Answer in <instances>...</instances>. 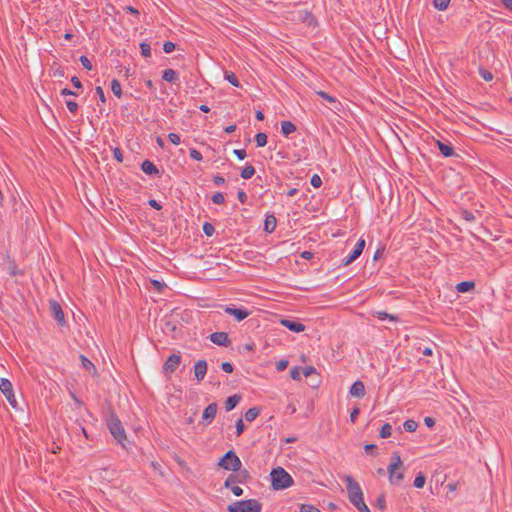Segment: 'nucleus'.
Listing matches in <instances>:
<instances>
[{
    "label": "nucleus",
    "instance_id": "obj_1",
    "mask_svg": "<svg viewBox=\"0 0 512 512\" xmlns=\"http://www.w3.org/2000/svg\"><path fill=\"white\" fill-rule=\"evenodd\" d=\"M270 476L271 486L274 490H283L294 484L291 475L282 467L273 468Z\"/></svg>",
    "mask_w": 512,
    "mask_h": 512
},
{
    "label": "nucleus",
    "instance_id": "obj_2",
    "mask_svg": "<svg viewBox=\"0 0 512 512\" xmlns=\"http://www.w3.org/2000/svg\"><path fill=\"white\" fill-rule=\"evenodd\" d=\"M107 426H108L110 433L114 437V439L123 448H127V446H126L127 437H126L125 429H124L120 419L118 418V416L114 413V411H111L110 416L107 419Z\"/></svg>",
    "mask_w": 512,
    "mask_h": 512
},
{
    "label": "nucleus",
    "instance_id": "obj_3",
    "mask_svg": "<svg viewBox=\"0 0 512 512\" xmlns=\"http://www.w3.org/2000/svg\"><path fill=\"white\" fill-rule=\"evenodd\" d=\"M228 512H261L262 505L257 499L236 501L227 506Z\"/></svg>",
    "mask_w": 512,
    "mask_h": 512
},
{
    "label": "nucleus",
    "instance_id": "obj_4",
    "mask_svg": "<svg viewBox=\"0 0 512 512\" xmlns=\"http://www.w3.org/2000/svg\"><path fill=\"white\" fill-rule=\"evenodd\" d=\"M346 482V489L348 492L349 501L355 506L363 500V492L357 481L352 476L344 478Z\"/></svg>",
    "mask_w": 512,
    "mask_h": 512
},
{
    "label": "nucleus",
    "instance_id": "obj_5",
    "mask_svg": "<svg viewBox=\"0 0 512 512\" xmlns=\"http://www.w3.org/2000/svg\"><path fill=\"white\" fill-rule=\"evenodd\" d=\"M218 465L225 470H230L234 472L239 471L242 463L239 457L236 455V453L233 450H229L220 459Z\"/></svg>",
    "mask_w": 512,
    "mask_h": 512
},
{
    "label": "nucleus",
    "instance_id": "obj_6",
    "mask_svg": "<svg viewBox=\"0 0 512 512\" xmlns=\"http://www.w3.org/2000/svg\"><path fill=\"white\" fill-rule=\"evenodd\" d=\"M50 315L57 322L59 326L66 324L65 316L61 305L56 300L49 301Z\"/></svg>",
    "mask_w": 512,
    "mask_h": 512
},
{
    "label": "nucleus",
    "instance_id": "obj_7",
    "mask_svg": "<svg viewBox=\"0 0 512 512\" xmlns=\"http://www.w3.org/2000/svg\"><path fill=\"white\" fill-rule=\"evenodd\" d=\"M365 248V240L360 238L356 245L354 246V249L352 252L343 260L344 266H347L354 262L363 252Z\"/></svg>",
    "mask_w": 512,
    "mask_h": 512
},
{
    "label": "nucleus",
    "instance_id": "obj_8",
    "mask_svg": "<svg viewBox=\"0 0 512 512\" xmlns=\"http://www.w3.org/2000/svg\"><path fill=\"white\" fill-rule=\"evenodd\" d=\"M181 363V354L174 353L170 355L163 365V371L165 373H173Z\"/></svg>",
    "mask_w": 512,
    "mask_h": 512
},
{
    "label": "nucleus",
    "instance_id": "obj_9",
    "mask_svg": "<svg viewBox=\"0 0 512 512\" xmlns=\"http://www.w3.org/2000/svg\"><path fill=\"white\" fill-rule=\"evenodd\" d=\"M224 311L226 314L233 316L238 322L246 319L251 313L244 307L237 308L234 306H226Z\"/></svg>",
    "mask_w": 512,
    "mask_h": 512
},
{
    "label": "nucleus",
    "instance_id": "obj_10",
    "mask_svg": "<svg viewBox=\"0 0 512 512\" xmlns=\"http://www.w3.org/2000/svg\"><path fill=\"white\" fill-rule=\"evenodd\" d=\"M402 466L401 457L397 453H393L391 456V463L387 468V472L389 474V480L392 484H394L395 473Z\"/></svg>",
    "mask_w": 512,
    "mask_h": 512
},
{
    "label": "nucleus",
    "instance_id": "obj_11",
    "mask_svg": "<svg viewBox=\"0 0 512 512\" xmlns=\"http://www.w3.org/2000/svg\"><path fill=\"white\" fill-rule=\"evenodd\" d=\"M209 339L218 346L228 347L231 344V340L226 332H214L210 334Z\"/></svg>",
    "mask_w": 512,
    "mask_h": 512
},
{
    "label": "nucleus",
    "instance_id": "obj_12",
    "mask_svg": "<svg viewBox=\"0 0 512 512\" xmlns=\"http://www.w3.org/2000/svg\"><path fill=\"white\" fill-rule=\"evenodd\" d=\"M217 408V404L213 402L204 409L202 420L206 425H209L214 420L217 413Z\"/></svg>",
    "mask_w": 512,
    "mask_h": 512
},
{
    "label": "nucleus",
    "instance_id": "obj_13",
    "mask_svg": "<svg viewBox=\"0 0 512 512\" xmlns=\"http://www.w3.org/2000/svg\"><path fill=\"white\" fill-rule=\"evenodd\" d=\"M6 261H7V271L11 277L24 275V271L22 269L18 268L15 260L13 258H11L9 255L6 256Z\"/></svg>",
    "mask_w": 512,
    "mask_h": 512
},
{
    "label": "nucleus",
    "instance_id": "obj_14",
    "mask_svg": "<svg viewBox=\"0 0 512 512\" xmlns=\"http://www.w3.org/2000/svg\"><path fill=\"white\" fill-rule=\"evenodd\" d=\"M349 393H350V395L357 397V398L364 397L366 394L364 383L360 380L355 381L351 385Z\"/></svg>",
    "mask_w": 512,
    "mask_h": 512
},
{
    "label": "nucleus",
    "instance_id": "obj_15",
    "mask_svg": "<svg viewBox=\"0 0 512 512\" xmlns=\"http://www.w3.org/2000/svg\"><path fill=\"white\" fill-rule=\"evenodd\" d=\"M207 373V362L198 360L194 366V374L198 381H202Z\"/></svg>",
    "mask_w": 512,
    "mask_h": 512
},
{
    "label": "nucleus",
    "instance_id": "obj_16",
    "mask_svg": "<svg viewBox=\"0 0 512 512\" xmlns=\"http://www.w3.org/2000/svg\"><path fill=\"white\" fill-rule=\"evenodd\" d=\"M281 324L292 332L299 333L305 330V325L298 321L282 319Z\"/></svg>",
    "mask_w": 512,
    "mask_h": 512
},
{
    "label": "nucleus",
    "instance_id": "obj_17",
    "mask_svg": "<svg viewBox=\"0 0 512 512\" xmlns=\"http://www.w3.org/2000/svg\"><path fill=\"white\" fill-rule=\"evenodd\" d=\"M142 171L147 175L159 176L160 171L156 165L150 160H144L141 164Z\"/></svg>",
    "mask_w": 512,
    "mask_h": 512
},
{
    "label": "nucleus",
    "instance_id": "obj_18",
    "mask_svg": "<svg viewBox=\"0 0 512 512\" xmlns=\"http://www.w3.org/2000/svg\"><path fill=\"white\" fill-rule=\"evenodd\" d=\"M436 145L440 151V153L444 156V157H452L455 155V151H454V148L452 147V145L448 144V143H444L440 140H437L436 141Z\"/></svg>",
    "mask_w": 512,
    "mask_h": 512
},
{
    "label": "nucleus",
    "instance_id": "obj_19",
    "mask_svg": "<svg viewBox=\"0 0 512 512\" xmlns=\"http://www.w3.org/2000/svg\"><path fill=\"white\" fill-rule=\"evenodd\" d=\"M277 225V220L274 215H267L264 221V231L267 233L274 232Z\"/></svg>",
    "mask_w": 512,
    "mask_h": 512
},
{
    "label": "nucleus",
    "instance_id": "obj_20",
    "mask_svg": "<svg viewBox=\"0 0 512 512\" xmlns=\"http://www.w3.org/2000/svg\"><path fill=\"white\" fill-rule=\"evenodd\" d=\"M241 401V396L238 394H234L232 396H229L225 401V409L226 411L233 410Z\"/></svg>",
    "mask_w": 512,
    "mask_h": 512
},
{
    "label": "nucleus",
    "instance_id": "obj_21",
    "mask_svg": "<svg viewBox=\"0 0 512 512\" xmlns=\"http://www.w3.org/2000/svg\"><path fill=\"white\" fill-rule=\"evenodd\" d=\"M162 79L170 83H176L179 80V77L175 70L168 68L163 71Z\"/></svg>",
    "mask_w": 512,
    "mask_h": 512
},
{
    "label": "nucleus",
    "instance_id": "obj_22",
    "mask_svg": "<svg viewBox=\"0 0 512 512\" xmlns=\"http://www.w3.org/2000/svg\"><path fill=\"white\" fill-rule=\"evenodd\" d=\"M475 288V283L473 281H462L456 285V290L459 293H467L472 291Z\"/></svg>",
    "mask_w": 512,
    "mask_h": 512
},
{
    "label": "nucleus",
    "instance_id": "obj_23",
    "mask_svg": "<svg viewBox=\"0 0 512 512\" xmlns=\"http://www.w3.org/2000/svg\"><path fill=\"white\" fill-rule=\"evenodd\" d=\"M296 131V125L291 121H282L281 122V133L284 136H289L291 133Z\"/></svg>",
    "mask_w": 512,
    "mask_h": 512
},
{
    "label": "nucleus",
    "instance_id": "obj_24",
    "mask_svg": "<svg viewBox=\"0 0 512 512\" xmlns=\"http://www.w3.org/2000/svg\"><path fill=\"white\" fill-rule=\"evenodd\" d=\"M0 391L3 393L4 396L10 394L13 391L12 383L6 378H1Z\"/></svg>",
    "mask_w": 512,
    "mask_h": 512
},
{
    "label": "nucleus",
    "instance_id": "obj_25",
    "mask_svg": "<svg viewBox=\"0 0 512 512\" xmlns=\"http://www.w3.org/2000/svg\"><path fill=\"white\" fill-rule=\"evenodd\" d=\"M259 414L260 409L257 407H252L245 412V419L248 422H252L258 417Z\"/></svg>",
    "mask_w": 512,
    "mask_h": 512
},
{
    "label": "nucleus",
    "instance_id": "obj_26",
    "mask_svg": "<svg viewBox=\"0 0 512 512\" xmlns=\"http://www.w3.org/2000/svg\"><path fill=\"white\" fill-rule=\"evenodd\" d=\"M237 474L235 475L237 483H245L248 479H250L249 471L246 469H239V471H236Z\"/></svg>",
    "mask_w": 512,
    "mask_h": 512
},
{
    "label": "nucleus",
    "instance_id": "obj_27",
    "mask_svg": "<svg viewBox=\"0 0 512 512\" xmlns=\"http://www.w3.org/2000/svg\"><path fill=\"white\" fill-rule=\"evenodd\" d=\"M80 359L82 362V366L85 370H87L90 373L96 372V368H95L94 364L87 357H85L84 355H81Z\"/></svg>",
    "mask_w": 512,
    "mask_h": 512
},
{
    "label": "nucleus",
    "instance_id": "obj_28",
    "mask_svg": "<svg viewBox=\"0 0 512 512\" xmlns=\"http://www.w3.org/2000/svg\"><path fill=\"white\" fill-rule=\"evenodd\" d=\"M255 172V168L251 164H248L241 170L240 175L243 179H250L255 174Z\"/></svg>",
    "mask_w": 512,
    "mask_h": 512
},
{
    "label": "nucleus",
    "instance_id": "obj_29",
    "mask_svg": "<svg viewBox=\"0 0 512 512\" xmlns=\"http://www.w3.org/2000/svg\"><path fill=\"white\" fill-rule=\"evenodd\" d=\"M224 76H225V79L234 87L240 86V82H239L237 76L232 71H225Z\"/></svg>",
    "mask_w": 512,
    "mask_h": 512
},
{
    "label": "nucleus",
    "instance_id": "obj_30",
    "mask_svg": "<svg viewBox=\"0 0 512 512\" xmlns=\"http://www.w3.org/2000/svg\"><path fill=\"white\" fill-rule=\"evenodd\" d=\"M111 90L116 97L120 98L122 96L121 84L117 79L111 81Z\"/></svg>",
    "mask_w": 512,
    "mask_h": 512
},
{
    "label": "nucleus",
    "instance_id": "obj_31",
    "mask_svg": "<svg viewBox=\"0 0 512 512\" xmlns=\"http://www.w3.org/2000/svg\"><path fill=\"white\" fill-rule=\"evenodd\" d=\"M418 427V423L412 419L406 420L403 423V428L406 432H414Z\"/></svg>",
    "mask_w": 512,
    "mask_h": 512
},
{
    "label": "nucleus",
    "instance_id": "obj_32",
    "mask_svg": "<svg viewBox=\"0 0 512 512\" xmlns=\"http://www.w3.org/2000/svg\"><path fill=\"white\" fill-rule=\"evenodd\" d=\"M391 433H392V426L389 424V423H385L381 429H380V432H379V436L381 438H388L391 436Z\"/></svg>",
    "mask_w": 512,
    "mask_h": 512
},
{
    "label": "nucleus",
    "instance_id": "obj_33",
    "mask_svg": "<svg viewBox=\"0 0 512 512\" xmlns=\"http://www.w3.org/2000/svg\"><path fill=\"white\" fill-rule=\"evenodd\" d=\"M267 135L263 132H259L255 135V141L258 147H264L267 144Z\"/></svg>",
    "mask_w": 512,
    "mask_h": 512
},
{
    "label": "nucleus",
    "instance_id": "obj_34",
    "mask_svg": "<svg viewBox=\"0 0 512 512\" xmlns=\"http://www.w3.org/2000/svg\"><path fill=\"white\" fill-rule=\"evenodd\" d=\"M139 46H140L141 55L143 57L148 58L151 56V47H150L149 43L141 42Z\"/></svg>",
    "mask_w": 512,
    "mask_h": 512
},
{
    "label": "nucleus",
    "instance_id": "obj_35",
    "mask_svg": "<svg viewBox=\"0 0 512 512\" xmlns=\"http://www.w3.org/2000/svg\"><path fill=\"white\" fill-rule=\"evenodd\" d=\"M450 0H433V5L436 9L444 11L448 8Z\"/></svg>",
    "mask_w": 512,
    "mask_h": 512
},
{
    "label": "nucleus",
    "instance_id": "obj_36",
    "mask_svg": "<svg viewBox=\"0 0 512 512\" xmlns=\"http://www.w3.org/2000/svg\"><path fill=\"white\" fill-rule=\"evenodd\" d=\"M426 477L423 473H419L414 479V486L416 488H423L425 485Z\"/></svg>",
    "mask_w": 512,
    "mask_h": 512
},
{
    "label": "nucleus",
    "instance_id": "obj_37",
    "mask_svg": "<svg viewBox=\"0 0 512 512\" xmlns=\"http://www.w3.org/2000/svg\"><path fill=\"white\" fill-rule=\"evenodd\" d=\"M375 507L379 508L382 511L386 509V499L384 494H381L377 497Z\"/></svg>",
    "mask_w": 512,
    "mask_h": 512
},
{
    "label": "nucleus",
    "instance_id": "obj_38",
    "mask_svg": "<svg viewBox=\"0 0 512 512\" xmlns=\"http://www.w3.org/2000/svg\"><path fill=\"white\" fill-rule=\"evenodd\" d=\"M300 512H321L319 508L311 504H301Z\"/></svg>",
    "mask_w": 512,
    "mask_h": 512
},
{
    "label": "nucleus",
    "instance_id": "obj_39",
    "mask_svg": "<svg viewBox=\"0 0 512 512\" xmlns=\"http://www.w3.org/2000/svg\"><path fill=\"white\" fill-rule=\"evenodd\" d=\"M211 199L214 204L218 205H221L225 202V197L222 192H216L215 194L212 195Z\"/></svg>",
    "mask_w": 512,
    "mask_h": 512
},
{
    "label": "nucleus",
    "instance_id": "obj_40",
    "mask_svg": "<svg viewBox=\"0 0 512 512\" xmlns=\"http://www.w3.org/2000/svg\"><path fill=\"white\" fill-rule=\"evenodd\" d=\"M479 75H480V76H481L485 81H491V80L493 79V74H492L490 71H488V70H486V69H484V68H482V67H480V68H479Z\"/></svg>",
    "mask_w": 512,
    "mask_h": 512
},
{
    "label": "nucleus",
    "instance_id": "obj_41",
    "mask_svg": "<svg viewBox=\"0 0 512 512\" xmlns=\"http://www.w3.org/2000/svg\"><path fill=\"white\" fill-rule=\"evenodd\" d=\"M203 232L207 235V236H212L213 233L215 232V228L214 226L209 223V222H205L203 224Z\"/></svg>",
    "mask_w": 512,
    "mask_h": 512
},
{
    "label": "nucleus",
    "instance_id": "obj_42",
    "mask_svg": "<svg viewBox=\"0 0 512 512\" xmlns=\"http://www.w3.org/2000/svg\"><path fill=\"white\" fill-rule=\"evenodd\" d=\"M234 483H237L236 477L234 474H230L224 482V487L231 489V487L235 486Z\"/></svg>",
    "mask_w": 512,
    "mask_h": 512
},
{
    "label": "nucleus",
    "instance_id": "obj_43",
    "mask_svg": "<svg viewBox=\"0 0 512 512\" xmlns=\"http://www.w3.org/2000/svg\"><path fill=\"white\" fill-rule=\"evenodd\" d=\"M310 183L313 187L319 188L322 185V179L318 174H314L310 179Z\"/></svg>",
    "mask_w": 512,
    "mask_h": 512
},
{
    "label": "nucleus",
    "instance_id": "obj_44",
    "mask_svg": "<svg viewBox=\"0 0 512 512\" xmlns=\"http://www.w3.org/2000/svg\"><path fill=\"white\" fill-rule=\"evenodd\" d=\"M461 216H462V218H463L464 220H466V221H468V222H474V221H475V219H476V218H475V215H474L472 212L468 211V210H463V211L461 212Z\"/></svg>",
    "mask_w": 512,
    "mask_h": 512
},
{
    "label": "nucleus",
    "instance_id": "obj_45",
    "mask_svg": "<svg viewBox=\"0 0 512 512\" xmlns=\"http://www.w3.org/2000/svg\"><path fill=\"white\" fill-rule=\"evenodd\" d=\"M176 48V45L171 41H166L163 44V51L167 54L173 52Z\"/></svg>",
    "mask_w": 512,
    "mask_h": 512
},
{
    "label": "nucleus",
    "instance_id": "obj_46",
    "mask_svg": "<svg viewBox=\"0 0 512 512\" xmlns=\"http://www.w3.org/2000/svg\"><path fill=\"white\" fill-rule=\"evenodd\" d=\"M151 284H152V286L155 288V290L157 292H162L165 289V287H166V284L164 282L159 281V280H152Z\"/></svg>",
    "mask_w": 512,
    "mask_h": 512
},
{
    "label": "nucleus",
    "instance_id": "obj_47",
    "mask_svg": "<svg viewBox=\"0 0 512 512\" xmlns=\"http://www.w3.org/2000/svg\"><path fill=\"white\" fill-rule=\"evenodd\" d=\"M317 95H319L321 98H323L324 100H326L330 103H335L337 101L335 97L329 95L328 93H326L324 91H318Z\"/></svg>",
    "mask_w": 512,
    "mask_h": 512
},
{
    "label": "nucleus",
    "instance_id": "obj_48",
    "mask_svg": "<svg viewBox=\"0 0 512 512\" xmlns=\"http://www.w3.org/2000/svg\"><path fill=\"white\" fill-rule=\"evenodd\" d=\"M168 139L174 145H178L181 142L180 135L177 133H173V132L168 134Z\"/></svg>",
    "mask_w": 512,
    "mask_h": 512
},
{
    "label": "nucleus",
    "instance_id": "obj_49",
    "mask_svg": "<svg viewBox=\"0 0 512 512\" xmlns=\"http://www.w3.org/2000/svg\"><path fill=\"white\" fill-rule=\"evenodd\" d=\"M290 376L293 380H300L301 378V371H300V368L299 367H293L291 370H290Z\"/></svg>",
    "mask_w": 512,
    "mask_h": 512
},
{
    "label": "nucleus",
    "instance_id": "obj_50",
    "mask_svg": "<svg viewBox=\"0 0 512 512\" xmlns=\"http://www.w3.org/2000/svg\"><path fill=\"white\" fill-rule=\"evenodd\" d=\"M245 430L243 420L240 418L236 421V435L240 436Z\"/></svg>",
    "mask_w": 512,
    "mask_h": 512
},
{
    "label": "nucleus",
    "instance_id": "obj_51",
    "mask_svg": "<svg viewBox=\"0 0 512 512\" xmlns=\"http://www.w3.org/2000/svg\"><path fill=\"white\" fill-rule=\"evenodd\" d=\"M79 60L84 68H86L87 70L92 69L91 61L86 56H80Z\"/></svg>",
    "mask_w": 512,
    "mask_h": 512
},
{
    "label": "nucleus",
    "instance_id": "obj_52",
    "mask_svg": "<svg viewBox=\"0 0 512 512\" xmlns=\"http://www.w3.org/2000/svg\"><path fill=\"white\" fill-rule=\"evenodd\" d=\"M66 106L71 113H76L78 110V104L75 101L67 100Z\"/></svg>",
    "mask_w": 512,
    "mask_h": 512
},
{
    "label": "nucleus",
    "instance_id": "obj_53",
    "mask_svg": "<svg viewBox=\"0 0 512 512\" xmlns=\"http://www.w3.org/2000/svg\"><path fill=\"white\" fill-rule=\"evenodd\" d=\"M189 154H190V157L196 161H201L203 159L202 154L194 148L190 149Z\"/></svg>",
    "mask_w": 512,
    "mask_h": 512
},
{
    "label": "nucleus",
    "instance_id": "obj_54",
    "mask_svg": "<svg viewBox=\"0 0 512 512\" xmlns=\"http://www.w3.org/2000/svg\"><path fill=\"white\" fill-rule=\"evenodd\" d=\"M95 91H96V94L99 97L100 102L104 104L106 102V97H105V94H104V91H103L102 87L101 86H97L95 88Z\"/></svg>",
    "mask_w": 512,
    "mask_h": 512
},
{
    "label": "nucleus",
    "instance_id": "obj_55",
    "mask_svg": "<svg viewBox=\"0 0 512 512\" xmlns=\"http://www.w3.org/2000/svg\"><path fill=\"white\" fill-rule=\"evenodd\" d=\"M234 155L239 159V160H243L246 158L247 156V153H246V150L245 149H235L233 151Z\"/></svg>",
    "mask_w": 512,
    "mask_h": 512
},
{
    "label": "nucleus",
    "instance_id": "obj_56",
    "mask_svg": "<svg viewBox=\"0 0 512 512\" xmlns=\"http://www.w3.org/2000/svg\"><path fill=\"white\" fill-rule=\"evenodd\" d=\"M302 373L304 374L305 377H308V376H310L312 374H315L316 373V369L313 366H305L302 369Z\"/></svg>",
    "mask_w": 512,
    "mask_h": 512
},
{
    "label": "nucleus",
    "instance_id": "obj_57",
    "mask_svg": "<svg viewBox=\"0 0 512 512\" xmlns=\"http://www.w3.org/2000/svg\"><path fill=\"white\" fill-rule=\"evenodd\" d=\"M113 156H114L115 160H117L118 162H122L123 161V154H122V151H121L120 148L115 147L113 149Z\"/></svg>",
    "mask_w": 512,
    "mask_h": 512
},
{
    "label": "nucleus",
    "instance_id": "obj_58",
    "mask_svg": "<svg viewBox=\"0 0 512 512\" xmlns=\"http://www.w3.org/2000/svg\"><path fill=\"white\" fill-rule=\"evenodd\" d=\"M288 363H289L288 360H280V361H278L277 364H276L277 371H279V372L284 371L287 368Z\"/></svg>",
    "mask_w": 512,
    "mask_h": 512
},
{
    "label": "nucleus",
    "instance_id": "obj_59",
    "mask_svg": "<svg viewBox=\"0 0 512 512\" xmlns=\"http://www.w3.org/2000/svg\"><path fill=\"white\" fill-rule=\"evenodd\" d=\"M5 397L12 407L15 408L17 406V401L13 391L10 394H7Z\"/></svg>",
    "mask_w": 512,
    "mask_h": 512
},
{
    "label": "nucleus",
    "instance_id": "obj_60",
    "mask_svg": "<svg viewBox=\"0 0 512 512\" xmlns=\"http://www.w3.org/2000/svg\"><path fill=\"white\" fill-rule=\"evenodd\" d=\"M221 368L226 373H232L233 370H234V367H233V365L230 362H223L221 364Z\"/></svg>",
    "mask_w": 512,
    "mask_h": 512
},
{
    "label": "nucleus",
    "instance_id": "obj_61",
    "mask_svg": "<svg viewBox=\"0 0 512 512\" xmlns=\"http://www.w3.org/2000/svg\"><path fill=\"white\" fill-rule=\"evenodd\" d=\"M237 198H238V200H239L241 203H243V204H244V203H246V201H247V198H248V197H247L246 192H245L244 190L240 189V190H238V192H237Z\"/></svg>",
    "mask_w": 512,
    "mask_h": 512
},
{
    "label": "nucleus",
    "instance_id": "obj_62",
    "mask_svg": "<svg viewBox=\"0 0 512 512\" xmlns=\"http://www.w3.org/2000/svg\"><path fill=\"white\" fill-rule=\"evenodd\" d=\"M303 20L305 22H307L309 25H311L312 23H316V20H315L314 16L312 15V13H310L308 11H305V17L303 18Z\"/></svg>",
    "mask_w": 512,
    "mask_h": 512
},
{
    "label": "nucleus",
    "instance_id": "obj_63",
    "mask_svg": "<svg viewBox=\"0 0 512 512\" xmlns=\"http://www.w3.org/2000/svg\"><path fill=\"white\" fill-rule=\"evenodd\" d=\"M355 507L359 512H371L364 501H361L359 504L355 505Z\"/></svg>",
    "mask_w": 512,
    "mask_h": 512
},
{
    "label": "nucleus",
    "instance_id": "obj_64",
    "mask_svg": "<svg viewBox=\"0 0 512 512\" xmlns=\"http://www.w3.org/2000/svg\"><path fill=\"white\" fill-rule=\"evenodd\" d=\"M359 414H360V409L358 407L353 408V410L350 413V421L352 423H355Z\"/></svg>",
    "mask_w": 512,
    "mask_h": 512
}]
</instances>
